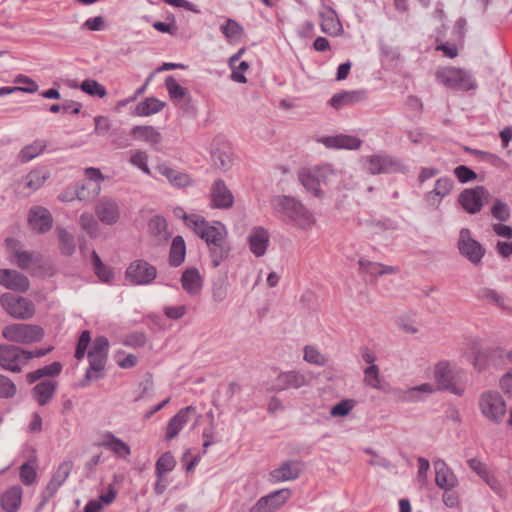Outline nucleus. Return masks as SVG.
I'll return each mask as SVG.
<instances>
[{"instance_id":"obj_1","label":"nucleus","mask_w":512,"mask_h":512,"mask_svg":"<svg viewBox=\"0 0 512 512\" xmlns=\"http://www.w3.org/2000/svg\"><path fill=\"white\" fill-rule=\"evenodd\" d=\"M277 210L289 222L301 228L310 227L313 218L310 211L296 198L287 195H280L275 198Z\"/></svg>"},{"instance_id":"obj_2","label":"nucleus","mask_w":512,"mask_h":512,"mask_svg":"<svg viewBox=\"0 0 512 512\" xmlns=\"http://www.w3.org/2000/svg\"><path fill=\"white\" fill-rule=\"evenodd\" d=\"M185 225L191 229L205 242L208 246L217 244L226 238L227 231L223 224L216 222L217 225H210L203 216L198 214L182 215Z\"/></svg>"},{"instance_id":"obj_3","label":"nucleus","mask_w":512,"mask_h":512,"mask_svg":"<svg viewBox=\"0 0 512 512\" xmlns=\"http://www.w3.org/2000/svg\"><path fill=\"white\" fill-rule=\"evenodd\" d=\"M437 80L445 87L455 91L466 92L477 88V82L472 74L461 68L444 67L436 71Z\"/></svg>"},{"instance_id":"obj_4","label":"nucleus","mask_w":512,"mask_h":512,"mask_svg":"<svg viewBox=\"0 0 512 512\" xmlns=\"http://www.w3.org/2000/svg\"><path fill=\"white\" fill-rule=\"evenodd\" d=\"M2 335L8 341L28 344L40 341L44 330L38 325L17 323L5 326Z\"/></svg>"},{"instance_id":"obj_5","label":"nucleus","mask_w":512,"mask_h":512,"mask_svg":"<svg viewBox=\"0 0 512 512\" xmlns=\"http://www.w3.org/2000/svg\"><path fill=\"white\" fill-rule=\"evenodd\" d=\"M479 408L482 415L495 424L501 423L506 414V403L503 397L494 391L482 393Z\"/></svg>"},{"instance_id":"obj_6","label":"nucleus","mask_w":512,"mask_h":512,"mask_svg":"<svg viewBox=\"0 0 512 512\" xmlns=\"http://www.w3.org/2000/svg\"><path fill=\"white\" fill-rule=\"evenodd\" d=\"M461 374L462 371L453 369L450 363L446 361L439 362L434 369V378L438 388L457 396H461L464 392V389L458 386Z\"/></svg>"},{"instance_id":"obj_7","label":"nucleus","mask_w":512,"mask_h":512,"mask_svg":"<svg viewBox=\"0 0 512 512\" xmlns=\"http://www.w3.org/2000/svg\"><path fill=\"white\" fill-rule=\"evenodd\" d=\"M330 172L331 169L328 165L303 168L299 171L298 178L308 192H311L317 198H321L323 191L320 189V185L326 182Z\"/></svg>"},{"instance_id":"obj_8","label":"nucleus","mask_w":512,"mask_h":512,"mask_svg":"<svg viewBox=\"0 0 512 512\" xmlns=\"http://www.w3.org/2000/svg\"><path fill=\"white\" fill-rule=\"evenodd\" d=\"M1 306L14 318L27 320L35 314L32 301L21 296L4 293L0 297Z\"/></svg>"},{"instance_id":"obj_9","label":"nucleus","mask_w":512,"mask_h":512,"mask_svg":"<svg viewBox=\"0 0 512 512\" xmlns=\"http://www.w3.org/2000/svg\"><path fill=\"white\" fill-rule=\"evenodd\" d=\"M489 198L490 193L484 186H476L464 189L458 197V202L467 213L476 214L482 209L484 203L488 202Z\"/></svg>"},{"instance_id":"obj_10","label":"nucleus","mask_w":512,"mask_h":512,"mask_svg":"<svg viewBox=\"0 0 512 512\" xmlns=\"http://www.w3.org/2000/svg\"><path fill=\"white\" fill-rule=\"evenodd\" d=\"M457 247L460 254L475 265L481 263L485 255V248L477 240L472 238L468 228H462L460 230Z\"/></svg>"},{"instance_id":"obj_11","label":"nucleus","mask_w":512,"mask_h":512,"mask_svg":"<svg viewBox=\"0 0 512 512\" xmlns=\"http://www.w3.org/2000/svg\"><path fill=\"white\" fill-rule=\"evenodd\" d=\"M125 275L133 285H147L156 278L157 269L145 260H135L129 264Z\"/></svg>"},{"instance_id":"obj_12","label":"nucleus","mask_w":512,"mask_h":512,"mask_svg":"<svg viewBox=\"0 0 512 512\" xmlns=\"http://www.w3.org/2000/svg\"><path fill=\"white\" fill-rule=\"evenodd\" d=\"M25 350L11 344L0 345V366L7 371L20 372L25 365Z\"/></svg>"},{"instance_id":"obj_13","label":"nucleus","mask_w":512,"mask_h":512,"mask_svg":"<svg viewBox=\"0 0 512 512\" xmlns=\"http://www.w3.org/2000/svg\"><path fill=\"white\" fill-rule=\"evenodd\" d=\"M291 495L288 488L279 489L261 497L249 512H274L286 503Z\"/></svg>"},{"instance_id":"obj_14","label":"nucleus","mask_w":512,"mask_h":512,"mask_svg":"<svg viewBox=\"0 0 512 512\" xmlns=\"http://www.w3.org/2000/svg\"><path fill=\"white\" fill-rule=\"evenodd\" d=\"M401 163L387 154H375L366 157V170L371 175L386 174L399 171Z\"/></svg>"},{"instance_id":"obj_15","label":"nucleus","mask_w":512,"mask_h":512,"mask_svg":"<svg viewBox=\"0 0 512 512\" xmlns=\"http://www.w3.org/2000/svg\"><path fill=\"white\" fill-rule=\"evenodd\" d=\"M11 262L22 270L32 269L33 275L37 273L36 270L46 267L42 254L35 251L15 250Z\"/></svg>"},{"instance_id":"obj_16","label":"nucleus","mask_w":512,"mask_h":512,"mask_svg":"<svg viewBox=\"0 0 512 512\" xmlns=\"http://www.w3.org/2000/svg\"><path fill=\"white\" fill-rule=\"evenodd\" d=\"M0 285L16 292L24 293L30 287V281L26 275L14 269H0Z\"/></svg>"},{"instance_id":"obj_17","label":"nucleus","mask_w":512,"mask_h":512,"mask_svg":"<svg viewBox=\"0 0 512 512\" xmlns=\"http://www.w3.org/2000/svg\"><path fill=\"white\" fill-rule=\"evenodd\" d=\"M97 218L106 225H114L120 218V208L116 200L102 197L95 207Z\"/></svg>"},{"instance_id":"obj_18","label":"nucleus","mask_w":512,"mask_h":512,"mask_svg":"<svg viewBox=\"0 0 512 512\" xmlns=\"http://www.w3.org/2000/svg\"><path fill=\"white\" fill-rule=\"evenodd\" d=\"M308 384L306 376L295 370L281 372L275 379L272 390L281 392L288 389H299Z\"/></svg>"},{"instance_id":"obj_19","label":"nucleus","mask_w":512,"mask_h":512,"mask_svg":"<svg viewBox=\"0 0 512 512\" xmlns=\"http://www.w3.org/2000/svg\"><path fill=\"white\" fill-rule=\"evenodd\" d=\"M212 207L217 209H228L234 203V196L222 179L213 182L210 188Z\"/></svg>"},{"instance_id":"obj_20","label":"nucleus","mask_w":512,"mask_h":512,"mask_svg":"<svg viewBox=\"0 0 512 512\" xmlns=\"http://www.w3.org/2000/svg\"><path fill=\"white\" fill-rule=\"evenodd\" d=\"M435 469V484L442 490L455 488L458 485V478L452 469L442 459L433 463Z\"/></svg>"},{"instance_id":"obj_21","label":"nucleus","mask_w":512,"mask_h":512,"mask_svg":"<svg viewBox=\"0 0 512 512\" xmlns=\"http://www.w3.org/2000/svg\"><path fill=\"white\" fill-rule=\"evenodd\" d=\"M30 227L40 234L48 232L52 228L53 218L49 210L44 207H34L28 215Z\"/></svg>"},{"instance_id":"obj_22","label":"nucleus","mask_w":512,"mask_h":512,"mask_svg":"<svg viewBox=\"0 0 512 512\" xmlns=\"http://www.w3.org/2000/svg\"><path fill=\"white\" fill-rule=\"evenodd\" d=\"M366 99V90L341 91L334 94L328 103L334 109L339 110L343 107L365 101Z\"/></svg>"},{"instance_id":"obj_23","label":"nucleus","mask_w":512,"mask_h":512,"mask_svg":"<svg viewBox=\"0 0 512 512\" xmlns=\"http://www.w3.org/2000/svg\"><path fill=\"white\" fill-rule=\"evenodd\" d=\"M320 142L329 149H348L356 150L361 144L362 140L356 136L339 134L335 136H326L320 139Z\"/></svg>"},{"instance_id":"obj_24","label":"nucleus","mask_w":512,"mask_h":512,"mask_svg":"<svg viewBox=\"0 0 512 512\" xmlns=\"http://www.w3.org/2000/svg\"><path fill=\"white\" fill-rule=\"evenodd\" d=\"M302 472L301 465L297 461H284L279 467L270 472L274 482H285L297 479Z\"/></svg>"},{"instance_id":"obj_25","label":"nucleus","mask_w":512,"mask_h":512,"mask_svg":"<svg viewBox=\"0 0 512 512\" xmlns=\"http://www.w3.org/2000/svg\"><path fill=\"white\" fill-rule=\"evenodd\" d=\"M102 441L98 444L114 453L117 457L127 459L131 455L130 446L112 432H105Z\"/></svg>"},{"instance_id":"obj_26","label":"nucleus","mask_w":512,"mask_h":512,"mask_svg":"<svg viewBox=\"0 0 512 512\" xmlns=\"http://www.w3.org/2000/svg\"><path fill=\"white\" fill-rule=\"evenodd\" d=\"M248 243L251 252L256 257H261L265 254L268 243L269 234L263 227H254L248 236Z\"/></svg>"},{"instance_id":"obj_27","label":"nucleus","mask_w":512,"mask_h":512,"mask_svg":"<svg viewBox=\"0 0 512 512\" xmlns=\"http://www.w3.org/2000/svg\"><path fill=\"white\" fill-rule=\"evenodd\" d=\"M321 31L329 36H338L342 33L343 27L336 11L332 7L327 8V12H320Z\"/></svg>"},{"instance_id":"obj_28","label":"nucleus","mask_w":512,"mask_h":512,"mask_svg":"<svg viewBox=\"0 0 512 512\" xmlns=\"http://www.w3.org/2000/svg\"><path fill=\"white\" fill-rule=\"evenodd\" d=\"M156 170L176 188H184L192 183V180L188 174L169 167L166 164L158 165Z\"/></svg>"},{"instance_id":"obj_29","label":"nucleus","mask_w":512,"mask_h":512,"mask_svg":"<svg viewBox=\"0 0 512 512\" xmlns=\"http://www.w3.org/2000/svg\"><path fill=\"white\" fill-rule=\"evenodd\" d=\"M57 389V382L54 380H44L37 383L32 388V394L34 399L40 406H44L49 403L53 398Z\"/></svg>"},{"instance_id":"obj_30","label":"nucleus","mask_w":512,"mask_h":512,"mask_svg":"<svg viewBox=\"0 0 512 512\" xmlns=\"http://www.w3.org/2000/svg\"><path fill=\"white\" fill-rule=\"evenodd\" d=\"M130 134L135 139L145 141L153 147H156L162 141V135L160 132L155 127L149 125L134 126L131 129Z\"/></svg>"},{"instance_id":"obj_31","label":"nucleus","mask_w":512,"mask_h":512,"mask_svg":"<svg viewBox=\"0 0 512 512\" xmlns=\"http://www.w3.org/2000/svg\"><path fill=\"white\" fill-rule=\"evenodd\" d=\"M101 187L98 183L92 181H80L74 186V193L79 201L88 202L96 198L100 193Z\"/></svg>"},{"instance_id":"obj_32","label":"nucleus","mask_w":512,"mask_h":512,"mask_svg":"<svg viewBox=\"0 0 512 512\" xmlns=\"http://www.w3.org/2000/svg\"><path fill=\"white\" fill-rule=\"evenodd\" d=\"M183 289L190 295L197 294L202 287V277L196 268L186 269L181 276Z\"/></svg>"},{"instance_id":"obj_33","label":"nucleus","mask_w":512,"mask_h":512,"mask_svg":"<svg viewBox=\"0 0 512 512\" xmlns=\"http://www.w3.org/2000/svg\"><path fill=\"white\" fill-rule=\"evenodd\" d=\"M166 103L155 97H147L140 101L136 107L134 113L137 116L148 117L160 112Z\"/></svg>"},{"instance_id":"obj_34","label":"nucleus","mask_w":512,"mask_h":512,"mask_svg":"<svg viewBox=\"0 0 512 512\" xmlns=\"http://www.w3.org/2000/svg\"><path fill=\"white\" fill-rule=\"evenodd\" d=\"M186 256V245L184 238L177 235L173 238L169 251V264L172 267L180 266Z\"/></svg>"},{"instance_id":"obj_35","label":"nucleus","mask_w":512,"mask_h":512,"mask_svg":"<svg viewBox=\"0 0 512 512\" xmlns=\"http://www.w3.org/2000/svg\"><path fill=\"white\" fill-rule=\"evenodd\" d=\"M22 490L15 486L1 496V506L6 512H16L21 504Z\"/></svg>"},{"instance_id":"obj_36","label":"nucleus","mask_w":512,"mask_h":512,"mask_svg":"<svg viewBox=\"0 0 512 512\" xmlns=\"http://www.w3.org/2000/svg\"><path fill=\"white\" fill-rule=\"evenodd\" d=\"M22 81H28L30 82V86H4L0 88V97L10 95L14 92H25V93H35L38 91V84L29 78L28 76L19 74L15 77L14 82L15 83H21Z\"/></svg>"},{"instance_id":"obj_37","label":"nucleus","mask_w":512,"mask_h":512,"mask_svg":"<svg viewBox=\"0 0 512 512\" xmlns=\"http://www.w3.org/2000/svg\"><path fill=\"white\" fill-rule=\"evenodd\" d=\"M209 247L211 263L214 268L218 267L226 258H228L231 247L224 238L217 244H211Z\"/></svg>"},{"instance_id":"obj_38","label":"nucleus","mask_w":512,"mask_h":512,"mask_svg":"<svg viewBox=\"0 0 512 512\" xmlns=\"http://www.w3.org/2000/svg\"><path fill=\"white\" fill-rule=\"evenodd\" d=\"M46 142L42 140H35L33 143L23 147L19 154L18 160L21 163H27L40 155L46 148Z\"/></svg>"},{"instance_id":"obj_39","label":"nucleus","mask_w":512,"mask_h":512,"mask_svg":"<svg viewBox=\"0 0 512 512\" xmlns=\"http://www.w3.org/2000/svg\"><path fill=\"white\" fill-rule=\"evenodd\" d=\"M56 231L60 242L61 254L64 256H71L74 254L76 251V243L73 234L62 227H57Z\"/></svg>"},{"instance_id":"obj_40","label":"nucleus","mask_w":512,"mask_h":512,"mask_svg":"<svg viewBox=\"0 0 512 512\" xmlns=\"http://www.w3.org/2000/svg\"><path fill=\"white\" fill-rule=\"evenodd\" d=\"M165 86L168 90L170 98L173 101L177 102L182 99L190 101L191 97L188 94V90L182 87L172 75L165 79Z\"/></svg>"},{"instance_id":"obj_41","label":"nucleus","mask_w":512,"mask_h":512,"mask_svg":"<svg viewBox=\"0 0 512 512\" xmlns=\"http://www.w3.org/2000/svg\"><path fill=\"white\" fill-rule=\"evenodd\" d=\"M454 186V181L450 177L439 178L435 182L434 189L427 194V200L432 201L433 197H439L440 199L449 195Z\"/></svg>"},{"instance_id":"obj_42","label":"nucleus","mask_w":512,"mask_h":512,"mask_svg":"<svg viewBox=\"0 0 512 512\" xmlns=\"http://www.w3.org/2000/svg\"><path fill=\"white\" fill-rule=\"evenodd\" d=\"M176 460L171 452L163 453L156 461L155 475L156 477L164 476L165 474L174 470Z\"/></svg>"},{"instance_id":"obj_43","label":"nucleus","mask_w":512,"mask_h":512,"mask_svg":"<svg viewBox=\"0 0 512 512\" xmlns=\"http://www.w3.org/2000/svg\"><path fill=\"white\" fill-rule=\"evenodd\" d=\"M49 175V172L43 168L34 169L26 175L25 185L31 190H37L45 183Z\"/></svg>"},{"instance_id":"obj_44","label":"nucleus","mask_w":512,"mask_h":512,"mask_svg":"<svg viewBox=\"0 0 512 512\" xmlns=\"http://www.w3.org/2000/svg\"><path fill=\"white\" fill-rule=\"evenodd\" d=\"M228 292V279L226 275H219L212 283V298L216 302H222Z\"/></svg>"},{"instance_id":"obj_45","label":"nucleus","mask_w":512,"mask_h":512,"mask_svg":"<svg viewBox=\"0 0 512 512\" xmlns=\"http://www.w3.org/2000/svg\"><path fill=\"white\" fill-rule=\"evenodd\" d=\"M148 229L152 235L167 239V221L164 217L153 216L148 222Z\"/></svg>"},{"instance_id":"obj_46","label":"nucleus","mask_w":512,"mask_h":512,"mask_svg":"<svg viewBox=\"0 0 512 512\" xmlns=\"http://www.w3.org/2000/svg\"><path fill=\"white\" fill-rule=\"evenodd\" d=\"M79 224L91 238H96L99 234V224L90 213H82L79 217Z\"/></svg>"},{"instance_id":"obj_47","label":"nucleus","mask_w":512,"mask_h":512,"mask_svg":"<svg viewBox=\"0 0 512 512\" xmlns=\"http://www.w3.org/2000/svg\"><path fill=\"white\" fill-rule=\"evenodd\" d=\"M466 151L476 156L480 161L487 162L493 167L500 168L505 162L498 155L478 149L466 148Z\"/></svg>"},{"instance_id":"obj_48","label":"nucleus","mask_w":512,"mask_h":512,"mask_svg":"<svg viewBox=\"0 0 512 512\" xmlns=\"http://www.w3.org/2000/svg\"><path fill=\"white\" fill-rule=\"evenodd\" d=\"M80 88L83 92L90 96H98L103 98L107 94L106 88L98 81L93 79H85L82 81Z\"/></svg>"},{"instance_id":"obj_49","label":"nucleus","mask_w":512,"mask_h":512,"mask_svg":"<svg viewBox=\"0 0 512 512\" xmlns=\"http://www.w3.org/2000/svg\"><path fill=\"white\" fill-rule=\"evenodd\" d=\"M477 298L481 300H488L497 306L504 308L505 298L500 295L496 290L490 288H481L477 291Z\"/></svg>"},{"instance_id":"obj_50","label":"nucleus","mask_w":512,"mask_h":512,"mask_svg":"<svg viewBox=\"0 0 512 512\" xmlns=\"http://www.w3.org/2000/svg\"><path fill=\"white\" fill-rule=\"evenodd\" d=\"M355 401L353 399H343L336 403L330 410L332 417H344L347 416L350 411L354 408Z\"/></svg>"},{"instance_id":"obj_51","label":"nucleus","mask_w":512,"mask_h":512,"mask_svg":"<svg viewBox=\"0 0 512 512\" xmlns=\"http://www.w3.org/2000/svg\"><path fill=\"white\" fill-rule=\"evenodd\" d=\"M491 214L500 222H505L510 218V208L505 202L497 199L491 208Z\"/></svg>"},{"instance_id":"obj_52","label":"nucleus","mask_w":512,"mask_h":512,"mask_svg":"<svg viewBox=\"0 0 512 512\" xmlns=\"http://www.w3.org/2000/svg\"><path fill=\"white\" fill-rule=\"evenodd\" d=\"M304 360L310 364L318 366H324L326 364V358L322 355L318 349L313 346H306L304 348Z\"/></svg>"},{"instance_id":"obj_53","label":"nucleus","mask_w":512,"mask_h":512,"mask_svg":"<svg viewBox=\"0 0 512 512\" xmlns=\"http://www.w3.org/2000/svg\"><path fill=\"white\" fill-rule=\"evenodd\" d=\"M72 468V461H64L59 465L57 471L53 474L51 479L61 487L70 475Z\"/></svg>"},{"instance_id":"obj_54","label":"nucleus","mask_w":512,"mask_h":512,"mask_svg":"<svg viewBox=\"0 0 512 512\" xmlns=\"http://www.w3.org/2000/svg\"><path fill=\"white\" fill-rule=\"evenodd\" d=\"M109 341L105 336H97L93 341L92 348L88 351V356L104 355L108 356Z\"/></svg>"},{"instance_id":"obj_55","label":"nucleus","mask_w":512,"mask_h":512,"mask_svg":"<svg viewBox=\"0 0 512 512\" xmlns=\"http://www.w3.org/2000/svg\"><path fill=\"white\" fill-rule=\"evenodd\" d=\"M454 175L460 183L465 184L477 179V173L466 165H459L454 168Z\"/></svg>"},{"instance_id":"obj_56","label":"nucleus","mask_w":512,"mask_h":512,"mask_svg":"<svg viewBox=\"0 0 512 512\" xmlns=\"http://www.w3.org/2000/svg\"><path fill=\"white\" fill-rule=\"evenodd\" d=\"M146 342H147L146 334L141 331H135V332L128 334L123 341L124 345L133 347V348L144 347Z\"/></svg>"},{"instance_id":"obj_57","label":"nucleus","mask_w":512,"mask_h":512,"mask_svg":"<svg viewBox=\"0 0 512 512\" xmlns=\"http://www.w3.org/2000/svg\"><path fill=\"white\" fill-rule=\"evenodd\" d=\"M364 381L368 386L372 388L379 387V368L377 365L372 364L364 369Z\"/></svg>"},{"instance_id":"obj_58","label":"nucleus","mask_w":512,"mask_h":512,"mask_svg":"<svg viewBox=\"0 0 512 512\" xmlns=\"http://www.w3.org/2000/svg\"><path fill=\"white\" fill-rule=\"evenodd\" d=\"M148 155L144 151H136L130 158V163L138 167L142 172L150 175V169L147 165Z\"/></svg>"},{"instance_id":"obj_59","label":"nucleus","mask_w":512,"mask_h":512,"mask_svg":"<svg viewBox=\"0 0 512 512\" xmlns=\"http://www.w3.org/2000/svg\"><path fill=\"white\" fill-rule=\"evenodd\" d=\"M37 473L34 467L29 463H24L20 467V479L26 486L32 485L36 481Z\"/></svg>"},{"instance_id":"obj_60","label":"nucleus","mask_w":512,"mask_h":512,"mask_svg":"<svg viewBox=\"0 0 512 512\" xmlns=\"http://www.w3.org/2000/svg\"><path fill=\"white\" fill-rule=\"evenodd\" d=\"M15 394V384L8 377L0 374V398H12Z\"/></svg>"},{"instance_id":"obj_61","label":"nucleus","mask_w":512,"mask_h":512,"mask_svg":"<svg viewBox=\"0 0 512 512\" xmlns=\"http://www.w3.org/2000/svg\"><path fill=\"white\" fill-rule=\"evenodd\" d=\"M469 468L474 471L480 478L488 482L489 472L486 465L477 458L467 460Z\"/></svg>"},{"instance_id":"obj_62","label":"nucleus","mask_w":512,"mask_h":512,"mask_svg":"<svg viewBox=\"0 0 512 512\" xmlns=\"http://www.w3.org/2000/svg\"><path fill=\"white\" fill-rule=\"evenodd\" d=\"M212 161L215 168L220 170H227L231 164L230 156L219 150L212 153Z\"/></svg>"},{"instance_id":"obj_63","label":"nucleus","mask_w":512,"mask_h":512,"mask_svg":"<svg viewBox=\"0 0 512 512\" xmlns=\"http://www.w3.org/2000/svg\"><path fill=\"white\" fill-rule=\"evenodd\" d=\"M196 413V408L193 406H186L180 409L172 419L182 428L187 424L192 414Z\"/></svg>"},{"instance_id":"obj_64","label":"nucleus","mask_w":512,"mask_h":512,"mask_svg":"<svg viewBox=\"0 0 512 512\" xmlns=\"http://www.w3.org/2000/svg\"><path fill=\"white\" fill-rule=\"evenodd\" d=\"M196 413V408L193 406H186L180 409L172 419L182 428L187 424L192 414Z\"/></svg>"}]
</instances>
